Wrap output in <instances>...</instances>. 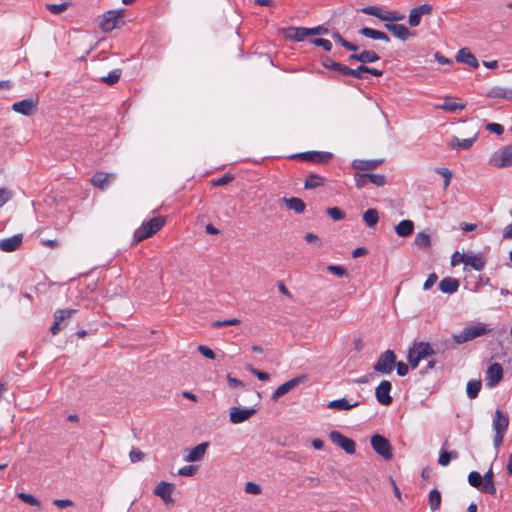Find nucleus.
I'll list each match as a JSON object with an SVG mask.
<instances>
[{"instance_id":"6e6552de","label":"nucleus","mask_w":512,"mask_h":512,"mask_svg":"<svg viewBox=\"0 0 512 512\" xmlns=\"http://www.w3.org/2000/svg\"><path fill=\"white\" fill-rule=\"evenodd\" d=\"M371 446L373 450L383 457L385 460H391L393 458L392 446L388 439L380 434H374L371 436Z\"/></svg>"},{"instance_id":"c85d7f7f","label":"nucleus","mask_w":512,"mask_h":512,"mask_svg":"<svg viewBox=\"0 0 512 512\" xmlns=\"http://www.w3.org/2000/svg\"><path fill=\"white\" fill-rule=\"evenodd\" d=\"M359 33L362 36L372 39V40H381L384 42L390 41V37L386 33L382 32V31L375 30L373 28L363 27L359 30Z\"/></svg>"},{"instance_id":"20e7f679","label":"nucleus","mask_w":512,"mask_h":512,"mask_svg":"<svg viewBox=\"0 0 512 512\" xmlns=\"http://www.w3.org/2000/svg\"><path fill=\"white\" fill-rule=\"evenodd\" d=\"M489 331L490 330L486 328L485 324L479 323L477 325L465 327L460 333L453 335V338L457 344H463L479 336L488 334Z\"/></svg>"},{"instance_id":"7ed1b4c3","label":"nucleus","mask_w":512,"mask_h":512,"mask_svg":"<svg viewBox=\"0 0 512 512\" xmlns=\"http://www.w3.org/2000/svg\"><path fill=\"white\" fill-rule=\"evenodd\" d=\"M359 11L367 15L375 16L376 18L380 19L381 21H385L386 23H394L405 18L404 14L396 11H384L379 6H365Z\"/></svg>"},{"instance_id":"1a4fd4ad","label":"nucleus","mask_w":512,"mask_h":512,"mask_svg":"<svg viewBox=\"0 0 512 512\" xmlns=\"http://www.w3.org/2000/svg\"><path fill=\"white\" fill-rule=\"evenodd\" d=\"M291 158L317 164H327L333 158V154L325 151H307L293 154Z\"/></svg>"},{"instance_id":"79ce46f5","label":"nucleus","mask_w":512,"mask_h":512,"mask_svg":"<svg viewBox=\"0 0 512 512\" xmlns=\"http://www.w3.org/2000/svg\"><path fill=\"white\" fill-rule=\"evenodd\" d=\"M332 38L338 42L342 47H344L346 50L348 51H353V52H356L359 50V47L352 43V42H349L347 40H345L342 35L338 32V31H334L332 34H331Z\"/></svg>"},{"instance_id":"49530a36","label":"nucleus","mask_w":512,"mask_h":512,"mask_svg":"<svg viewBox=\"0 0 512 512\" xmlns=\"http://www.w3.org/2000/svg\"><path fill=\"white\" fill-rule=\"evenodd\" d=\"M414 243L419 248H429L431 246V239L428 234L419 232L415 236Z\"/></svg>"},{"instance_id":"58836bf2","label":"nucleus","mask_w":512,"mask_h":512,"mask_svg":"<svg viewBox=\"0 0 512 512\" xmlns=\"http://www.w3.org/2000/svg\"><path fill=\"white\" fill-rule=\"evenodd\" d=\"M475 140H476V137H471V138H466V139H459L457 137H453V139L450 141L449 145L452 148L467 150L472 147Z\"/></svg>"},{"instance_id":"c03bdc74","label":"nucleus","mask_w":512,"mask_h":512,"mask_svg":"<svg viewBox=\"0 0 512 512\" xmlns=\"http://www.w3.org/2000/svg\"><path fill=\"white\" fill-rule=\"evenodd\" d=\"M428 501H429L430 509L432 511L438 510L440 508V506H441V494H440V492L437 489H432L429 492Z\"/></svg>"},{"instance_id":"ddd939ff","label":"nucleus","mask_w":512,"mask_h":512,"mask_svg":"<svg viewBox=\"0 0 512 512\" xmlns=\"http://www.w3.org/2000/svg\"><path fill=\"white\" fill-rule=\"evenodd\" d=\"M38 103H39L38 97H30V98H26L21 101L13 103L12 109L16 113H19V114H22L25 116H30L37 111Z\"/></svg>"},{"instance_id":"6e6d98bb","label":"nucleus","mask_w":512,"mask_h":512,"mask_svg":"<svg viewBox=\"0 0 512 512\" xmlns=\"http://www.w3.org/2000/svg\"><path fill=\"white\" fill-rule=\"evenodd\" d=\"M234 179V176L230 173L224 174L223 176L219 177L218 179L212 180L213 186H224L230 182H232Z\"/></svg>"},{"instance_id":"b1692460","label":"nucleus","mask_w":512,"mask_h":512,"mask_svg":"<svg viewBox=\"0 0 512 512\" xmlns=\"http://www.w3.org/2000/svg\"><path fill=\"white\" fill-rule=\"evenodd\" d=\"M23 242L22 234H15L11 237L0 240V250L3 252H14L16 251Z\"/></svg>"},{"instance_id":"c9c22d12","label":"nucleus","mask_w":512,"mask_h":512,"mask_svg":"<svg viewBox=\"0 0 512 512\" xmlns=\"http://www.w3.org/2000/svg\"><path fill=\"white\" fill-rule=\"evenodd\" d=\"M282 201L289 209L295 211L297 214H301L305 211L306 204L298 197L283 198Z\"/></svg>"},{"instance_id":"dca6fc26","label":"nucleus","mask_w":512,"mask_h":512,"mask_svg":"<svg viewBox=\"0 0 512 512\" xmlns=\"http://www.w3.org/2000/svg\"><path fill=\"white\" fill-rule=\"evenodd\" d=\"M305 376H298L290 379L289 381L283 383L280 385L272 394L271 399L273 401H277L280 397L284 396L294 388H296L298 385L303 383L305 381Z\"/></svg>"},{"instance_id":"423d86ee","label":"nucleus","mask_w":512,"mask_h":512,"mask_svg":"<svg viewBox=\"0 0 512 512\" xmlns=\"http://www.w3.org/2000/svg\"><path fill=\"white\" fill-rule=\"evenodd\" d=\"M490 164L497 168L512 166V144L502 146L493 153Z\"/></svg>"},{"instance_id":"3c124183","label":"nucleus","mask_w":512,"mask_h":512,"mask_svg":"<svg viewBox=\"0 0 512 512\" xmlns=\"http://www.w3.org/2000/svg\"><path fill=\"white\" fill-rule=\"evenodd\" d=\"M443 110L455 112L465 108V104L453 102L450 99H445L444 103L440 106Z\"/></svg>"},{"instance_id":"a211bd4d","label":"nucleus","mask_w":512,"mask_h":512,"mask_svg":"<svg viewBox=\"0 0 512 512\" xmlns=\"http://www.w3.org/2000/svg\"><path fill=\"white\" fill-rule=\"evenodd\" d=\"M432 6L430 4H422L410 10L408 22L411 27H417L421 22L422 15H429L432 13Z\"/></svg>"},{"instance_id":"473e14b6","label":"nucleus","mask_w":512,"mask_h":512,"mask_svg":"<svg viewBox=\"0 0 512 512\" xmlns=\"http://www.w3.org/2000/svg\"><path fill=\"white\" fill-rule=\"evenodd\" d=\"M308 36L306 27H290L286 31V37L290 40L301 42Z\"/></svg>"},{"instance_id":"393cba45","label":"nucleus","mask_w":512,"mask_h":512,"mask_svg":"<svg viewBox=\"0 0 512 512\" xmlns=\"http://www.w3.org/2000/svg\"><path fill=\"white\" fill-rule=\"evenodd\" d=\"M457 62L466 64L473 69H476L479 67V62L477 58L474 56V54L466 47L461 48L455 57Z\"/></svg>"},{"instance_id":"0e129e2a","label":"nucleus","mask_w":512,"mask_h":512,"mask_svg":"<svg viewBox=\"0 0 512 512\" xmlns=\"http://www.w3.org/2000/svg\"><path fill=\"white\" fill-rule=\"evenodd\" d=\"M198 351L206 358L208 359H215L216 358V355L214 353V351L212 349H210L209 347L205 346V345H199L198 346Z\"/></svg>"},{"instance_id":"ea45409f","label":"nucleus","mask_w":512,"mask_h":512,"mask_svg":"<svg viewBox=\"0 0 512 512\" xmlns=\"http://www.w3.org/2000/svg\"><path fill=\"white\" fill-rule=\"evenodd\" d=\"M481 387H482L481 380L473 379V380L468 381L467 387H466L467 397L469 399L477 398L479 395V392L481 390Z\"/></svg>"},{"instance_id":"9d476101","label":"nucleus","mask_w":512,"mask_h":512,"mask_svg":"<svg viewBox=\"0 0 512 512\" xmlns=\"http://www.w3.org/2000/svg\"><path fill=\"white\" fill-rule=\"evenodd\" d=\"M354 180L358 189L364 188L368 183H372L377 187H382L387 183L385 175L374 173H356Z\"/></svg>"},{"instance_id":"5fc2aeb1","label":"nucleus","mask_w":512,"mask_h":512,"mask_svg":"<svg viewBox=\"0 0 512 512\" xmlns=\"http://www.w3.org/2000/svg\"><path fill=\"white\" fill-rule=\"evenodd\" d=\"M327 270L330 273H332V274H334V275H336L338 277H346V276H348L347 269L342 267V266H339V265H334V264L328 265L327 266Z\"/></svg>"},{"instance_id":"09e8293b","label":"nucleus","mask_w":512,"mask_h":512,"mask_svg":"<svg viewBox=\"0 0 512 512\" xmlns=\"http://www.w3.org/2000/svg\"><path fill=\"white\" fill-rule=\"evenodd\" d=\"M17 497L24 503L29 504L31 506L40 507V505H41L40 501L31 494H28L25 492H19L17 494Z\"/></svg>"},{"instance_id":"4468645a","label":"nucleus","mask_w":512,"mask_h":512,"mask_svg":"<svg viewBox=\"0 0 512 512\" xmlns=\"http://www.w3.org/2000/svg\"><path fill=\"white\" fill-rule=\"evenodd\" d=\"M503 379V368L500 363L490 364L486 370L485 381L488 388H494Z\"/></svg>"},{"instance_id":"603ef678","label":"nucleus","mask_w":512,"mask_h":512,"mask_svg":"<svg viewBox=\"0 0 512 512\" xmlns=\"http://www.w3.org/2000/svg\"><path fill=\"white\" fill-rule=\"evenodd\" d=\"M326 213L334 220L341 221L345 219V213L338 207H329L326 209Z\"/></svg>"},{"instance_id":"4c0bfd02","label":"nucleus","mask_w":512,"mask_h":512,"mask_svg":"<svg viewBox=\"0 0 512 512\" xmlns=\"http://www.w3.org/2000/svg\"><path fill=\"white\" fill-rule=\"evenodd\" d=\"M227 383L230 388L241 387L243 393L250 395V396L256 395L257 398H260L259 393L255 392L254 390H252L250 388H245L244 383L241 380L232 377L231 374L227 375Z\"/></svg>"},{"instance_id":"f03ea898","label":"nucleus","mask_w":512,"mask_h":512,"mask_svg":"<svg viewBox=\"0 0 512 512\" xmlns=\"http://www.w3.org/2000/svg\"><path fill=\"white\" fill-rule=\"evenodd\" d=\"M165 224V219L161 216L153 217L143 222L142 225L134 231L133 242L139 243L154 234H156Z\"/></svg>"},{"instance_id":"6ab92c4d","label":"nucleus","mask_w":512,"mask_h":512,"mask_svg":"<svg viewBox=\"0 0 512 512\" xmlns=\"http://www.w3.org/2000/svg\"><path fill=\"white\" fill-rule=\"evenodd\" d=\"M409 350H411V352L421 361L436 354L431 344L423 341L414 342Z\"/></svg>"},{"instance_id":"f8f14e48","label":"nucleus","mask_w":512,"mask_h":512,"mask_svg":"<svg viewBox=\"0 0 512 512\" xmlns=\"http://www.w3.org/2000/svg\"><path fill=\"white\" fill-rule=\"evenodd\" d=\"M329 439L336 445H338L341 449H343L347 454H354L356 451V443L354 440L344 436L337 430H332L329 432Z\"/></svg>"},{"instance_id":"c756f323","label":"nucleus","mask_w":512,"mask_h":512,"mask_svg":"<svg viewBox=\"0 0 512 512\" xmlns=\"http://www.w3.org/2000/svg\"><path fill=\"white\" fill-rule=\"evenodd\" d=\"M208 446L209 444L207 442L198 444L189 452V454L185 457V460L187 462H197L201 460Z\"/></svg>"},{"instance_id":"4be33fe9","label":"nucleus","mask_w":512,"mask_h":512,"mask_svg":"<svg viewBox=\"0 0 512 512\" xmlns=\"http://www.w3.org/2000/svg\"><path fill=\"white\" fill-rule=\"evenodd\" d=\"M347 60L349 62L357 61L364 65L366 63H373L380 60V56L373 50H363L360 53L349 55Z\"/></svg>"},{"instance_id":"a18cd8bd","label":"nucleus","mask_w":512,"mask_h":512,"mask_svg":"<svg viewBox=\"0 0 512 512\" xmlns=\"http://www.w3.org/2000/svg\"><path fill=\"white\" fill-rule=\"evenodd\" d=\"M121 75H122V70L119 68H116V69H113L112 71H110L107 76L102 77L100 80H101V82L111 86V85L116 84L119 81Z\"/></svg>"},{"instance_id":"37998d69","label":"nucleus","mask_w":512,"mask_h":512,"mask_svg":"<svg viewBox=\"0 0 512 512\" xmlns=\"http://www.w3.org/2000/svg\"><path fill=\"white\" fill-rule=\"evenodd\" d=\"M468 483L478 489L479 491L483 492V487H484V483H483V479H482V476L479 472L477 471H472L468 474Z\"/></svg>"},{"instance_id":"412c9836","label":"nucleus","mask_w":512,"mask_h":512,"mask_svg":"<svg viewBox=\"0 0 512 512\" xmlns=\"http://www.w3.org/2000/svg\"><path fill=\"white\" fill-rule=\"evenodd\" d=\"M459 261H462L466 266H471L474 270L477 271L483 270L486 265V259L475 254L459 255Z\"/></svg>"},{"instance_id":"774afa93","label":"nucleus","mask_w":512,"mask_h":512,"mask_svg":"<svg viewBox=\"0 0 512 512\" xmlns=\"http://www.w3.org/2000/svg\"><path fill=\"white\" fill-rule=\"evenodd\" d=\"M395 367L397 370V374L401 377L406 376L409 372V367L404 362H396Z\"/></svg>"},{"instance_id":"052dcab7","label":"nucleus","mask_w":512,"mask_h":512,"mask_svg":"<svg viewBox=\"0 0 512 512\" xmlns=\"http://www.w3.org/2000/svg\"><path fill=\"white\" fill-rule=\"evenodd\" d=\"M130 461L132 463L139 462L144 459L145 454L139 449L133 448L129 453Z\"/></svg>"},{"instance_id":"2eb2a0df","label":"nucleus","mask_w":512,"mask_h":512,"mask_svg":"<svg viewBox=\"0 0 512 512\" xmlns=\"http://www.w3.org/2000/svg\"><path fill=\"white\" fill-rule=\"evenodd\" d=\"M392 384L388 380H382L375 389V396L377 401L385 406L390 405L393 402V398L390 396Z\"/></svg>"},{"instance_id":"39448f33","label":"nucleus","mask_w":512,"mask_h":512,"mask_svg":"<svg viewBox=\"0 0 512 512\" xmlns=\"http://www.w3.org/2000/svg\"><path fill=\"white\" fill-rule=\"evenodd\" d=\"M396 364V354L393 350H386L382 352L377 361L375 362L373 369L375 372L381 373V374H390Z\"/></svg>"},{"instance_id":"e2e57ef3","label":"nucleus","mask_w":512,"mask_h":512,"mask_svg":"<svg viewBox=\"0 0 512 512\" xmlns=\"http://www.w3.org/2000/svg\"><path fill=\"white\" fill-rule=\"evenodd\" d=\"M197 471V467L193 465L183 466L178 470L180 476H193Z\"/></svg>"},{"instance_id":"680f3d73","label":"nucleus","mask_w":512,"mask_h":512,"mask_svg":"<svg viewBox=\"0 0 512 512\" xmlns=\"http://www.w3.org/2000/svg\"><path fill=\"white\" fill-rule=\"evenodd\" d=\"M485 128L487 131L497 135H502L504 133V127L498 123H488Z\"/></svg>"},{"instance_id":"4d7b16f0","label":"nucleus","mask_w":512,"mask_h":512,"mask_svg":"<svg viewBox=\"0 0 512 512\" xmlns=\"http://www.w3.org/2000/svg\"><path fill=\"white\" fill-rule=\"evenodd\" d=\"M247 370L251 372L254 376H256L261 381H267L270 379V375L267 372L260 371L254 368L252 365H247Z\"/></svg>"},{"instance_id":"72a5a7b5","label":"nucleus","mask_w":512,"mask_h":512,"mask_svg":"<svg viewBox=\"0 0 512 512\" xmlns=\"http://www.w3.org/2000/svg\"><path fill=\"white\" fill-rule=\"evenodd\" d=\"M357 406H359V402L355 401L353 403H350L346 398L336 399V400L330 401L328 404L329 409L339 410V411L349 410V409L355 408Z\"/></svg>"},{"instance_id":"f704fd0d","label":"nucleus","mask_w":512,"mask_h":512,"mask_svg":"<svg viewBox=\"0 0 512 512\" xmlns=\"http://www.w3.org/2000/svg\"><path fill=\"white\" fill-rule=\"evenodd\" d=\"M413 231L414 223L408 219L400 221L395 227V232L399 237H408Z\"/></svg>"},{"instance_id":"0eeeda50","label":"nucleus","mask_w":512,"mask_h":512,"mask_svg":"<svg viewBox=\"0 0 512 512\" xmlns=\"http://www.w3.org/2000/svg\"><path fill=\"white\" fill-rule=\"evenodd\" d=\"M123 10H110L103 14L100 22V28L103 32H110L115 28H119L123 25L122 19Z\"/></svg>"},{"instance_id":"a878e982","label":"nucleus","mask_w":512,"mask_h":512,"mask_svg":"<svg viewBox=\"0 0 512 512\" xmlns=\"http://www.w3.org/2000/svg\"><path fill=\"white\" fill-rule=\"evenodd\" d=\"M384 162L383 159H355L352 161L351 167L358 171H372Z\"/></svg>"},{"instance_id":"f3484780","label":"nucleus","mask_w":512,"mask_h":512,"mask_svg":"<svg viewBox=\"0 0 512 512\" xmlns=\"http://www.w3.org/2000/svg\"><path fill=\"white\" fill-rule=\"evenodd\" d=\"M257 413L256 408H240L232 407L230 409V422L233 424H240L251 418Z\"/></svg>"},{"instance_id":"bb28decb","label":"nucleus","mask_w":512,"mask_h":512,"mask_svg":"<svg viewBox=\"0 0 512 512\" xmlns=\"http://www.w3.org/2000/svg\"><path fill=\"white\" fill-rule=\"evenodd\" d=\"M115 179L114 174H108L104 172H97L91 178V183L93 186L104 190L108 187V185Z\"/></svg>"},{"instance_id":"bf43d9fd","label":"nucleus","mask_w":512,"mask_h":512,"mask_svg":"<svg viewBox=\"0 0 512 512\" xmlns=\"http://www.w3.org/2000/svg\"><path fill=\"white\" fill-rule=\"evenodd\" d=\"M367 66L366 65H360L356 69L350 68L348 76H351L356 79H362V74L366 73Z\"/></svg>"},{"instance_id":"e433bc0d","label":"nucleus","mask_w":512,"mask_h":512,"mask_svg":"<svg viewBox=\"0 0 512 512\" xmlns=\"http://www.w3.org/2000/svg\"><path fill=\"white\" fill-rule=\"evenodd\" d=\"M325 178L318 174H309L304 181L305 189H316L324 186Z\"/></svg>"},{"instance_id":"13d9d810","label":"nucleus","mask_w":512,"mask_h":512,"mask_svg":"<svg viewBox=\"0 0 512 512\" xmlns=\"http://www.w3.org/2000/svg\"><path fill=\"white\" fill-rule=\"evenodd\" d=\"M239 324H240L239 319L232 318V319L224 320V321H215V322H213L212 326L214 328H220V327H224V326H234V325H239Z\"/></svg>"},{"instance_id":"de8ad7c7","label":"nucleus","mask_w":512,"mask_h":512,"mask_svg":"<svg viewBox=\"0 0 512 512\" xmlns=\"http://www.w3.org/2000/svg\"><path fill=\"white\" fill-rule=\"evenodd\" d=\"M435 172L439 175H441L444 178L443 188L447 189L450 185L452 173L451 171L446 167H436Z\"/></svg>"},{"instance_id":"2f4dec72","label":"nucleus","mask_w":512,"mask_h":512,"mask_svg":"<svg viewBox=\"0 0 512 512\" xmlns=\"http://www.w3.org/2000/svg\"><path fill=\"white\" fill-rule=\"evenodd\" d=\"M493 478H494V473H493L492 468H490L482 476L483 483H484L483 493H487V494H490L492 496H495L496 492H497V489H496V486H495Z\"/></svg>"},{"instance_id":"5701e85b","label":"nucleus","mask_w":512,"mask_h":512,"mask_svg":"<svg viewBox=\"0 0 512 512\" xmlns=\"http://www.w3.org/2000/svg\"><path fill=\"white\" fill-rule=\"evenodd\" d=\"M173 489L174 485L172 483L161 481L154 489V494L160 497L166 504H170L173 502L171 496Z\"/></svg>"},{"instance_id":"7c9ffc66","label":"nucleus","mask_w":512,"mask_h":512,"mask_svg":"<svg viewBox=\"0 0 512 512\" xmlns=\"http://www.w3.org/2000/svg\"><path fill=\"white\" fill-rule=\"evenodd\" d=\"M459 288V281L453 277H445L439 283V289L443 293L453 294Z\"/></svg>"},{"instance_id":"864d4df0","label":"nucleus","mask_w":512,"mask_h":512,"mask_svg":"<svg viewBox=\"0 0 512 512\" xmlns=\"http://www.w3.org/2000/svg\"><path fill=\"white\" fill-rule=\"evenodd\" d=\"M310 43L322 47L325 51L329 52L332 49V43L324 38H314L310 40Z\"/></svg>"},{"instance_id":"cd10ccee","label":"nucleus","mask_w":512,"mask_h":512,"mask_svg":"<svg viewBox=\"0 0 512 512\" xmlns=\"http://www.w3.org/2000/svg\"><path fill=\"white\" fill-rule=\"evenodd\" d=\"M488 98L506 99L512 101V89L500 86L492 87L487 93Z\"/></svg>"},{"instance_id":"338daca9","label":"nucleus","mask_w":512,"mask_h":512,"mask_svg":"<svg viewBox=\"0 0 512 512\" xmlns=\"http://www.w3.org/2000/svg\"><path fill=\"white\" fill-rule=\"evenodd\" d=\"M245 492L257 495V494L261 493V487L254 482H248V483H246V486H245Z\"/></svg>"},{"instance_id":"f257e3e1","label":"nucleus","mask_w":512,"mask_h":512,"mask_svg":"<svg viewBox=\"0 0 512 512\" xmlns=\"http://www.w3.org/2000/svg\"><path fill=\"white\" fill-rule=\"evenodd\" d=\"M509 427V416L507 413L497 409L492 420V428L495 432L493 437V445L498 450L504 441L505 434Z\"/></svg>"},{"instance_id":"aec40b11","label":"nucleus","mask_w":512,"mask_h":512,"mask_svg":"<svg viewBox=\"0 0 512 512\" xmlns=\"http://www.w3.org/2000/svg\"><path fill=\"white\" fill-rule=\"evenodd\" d=\"M384 28L391 32L396 38L406 41L409 37L414 36L405 25L396 23H385Z\"/></svg>"},{"instance_id":"a19ab883","label":"nucleus","mask_w":512,"mask_h":512,"mask_svg":"<svg viewBox=\"0 0 512 512\" xmlns=\"http://www.w3.org/2000/svg\"><path fill=\"white\" fill-rule=\"evenodd\" d=\"M363 221L369 228H373L379 221V213L376 209L370 208L363 213Z\"/></svg>"},{"instance_id":"8fccbe9b","label":"nucleus","mask_w":512,"mask_h":512,"mask_svg":"<svg viewBox=\"0 0 512 512\" xmlns=\"http://www.w3.org/2000/svg\"><path fill=\"white\" fill-rule=\"evenodd\" d=\"M69 6V2H62L59 4H46V9L54 15L63 13Z\"/></svg>"},{"instance_id":"69168bd1","label":"nucleus","mask_w":512,"mask_h":512,"mask_svg":"<svg viewBox=\"0 0 512 512\" xmlns=\"http://www.w3.org/2000/svg\"><path fill=\"white\" fill-rule=\"evenodd\" d=\"M437 280H438V276L436 273L429 274L426 281L424 282L423 289L429 290L430 288H432V286L435 285Z\"/></svg>"},{"instance_id":"9b49d317","label":"nucleus","mask_w":512,"mask_h":512,"mask_svg":"<svg viewBox=\"0 0 512 512\" xmlns=\"http://www.w3.org/2000/svg\"><path fill=\"white\" fill-rule=\"evenodd\" d=\"M76 312V309L71 308L56 310L54 312V322L50 327V332L53 335H57L66 326L65 321L70 319Z\"/></svg>"}]
</instances>
